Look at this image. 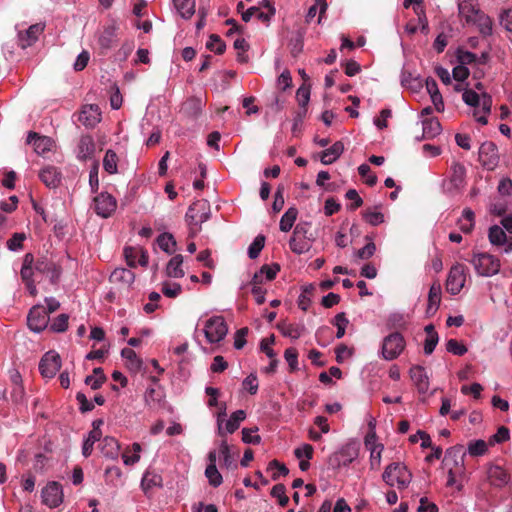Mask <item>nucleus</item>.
<instances>
[{
  "label": "nucleus",
  "instance_id": "2eb2a0df",
  "mask_svg": "<svg viewBox=\"0 0 512 512\" xmlns=\"http://www.w3.org/2000/svg\"><path fill=\"white\" fill-rule=\"evenodd\" d=\"M458 11L460 17H462L467 24H472L475 22L478 14H481L482 11L472 0H464L458 4Z\"/></svg>",
  "mask_w": 512,
  "mask_h": 512
},
{
  "label": "nucleus",
  "instance_id": "8fccbe9b",
  "mask_svg": "<svg viewBox=\"0 0 512 512\" xmlns=\"http://www.w3.org/2000/svg\"><path fill=\"white\" fill-rule=\"evenodd\" d=\"M264 245L265 236L262 234L257 235L248 248L249 258L256 259L259 256L261 250L264 248Z\"/></svg>",
  "mask_w": 512,
  "mask_h": 512
},
{
  "label": "nucleus",
  "instance_id": "bf43d9fd",
  "mask_svg": "<svg viewBox=\"0 0 512 512\" xmlns=\"http://www.w3.org/2000/svg\"><path fill=\"white\" fill-rule=\"evenodd\" d=\"M257 431L258 427L244 428L242 430L243 442L254 445L259 444L261 442V437L258 434H255Z\"/></svg>",
  "mask_w": 512,
  "mask_h": 512
},
{
  "label": "nucleus",
  "instance_id": "bb28decb",
  "mask_svg": "<svg viewBox=\"0 0 512 512\" xmlns=\"http://www.w3.org/2000/svg\"><path fill=\"white\" fill-rule=\"evenodd\" d=\"M196 0H173L177 12L184 19H190L195 13Z\"/></svg>",
  "mask_w": 512,
  "mask_h": 512
},
{
  "label": "nucleus",
  "instance_id": "0e129e2a",
  "mask_svg": "<svg viewBox=\"0 0 512 512\" xmlns=\"http://www.w3.org/2000/svg\"><path fill=\"white\" fill-rule=\"evenodd\" d=\"M446 349L448 352L458 356H462L467 352L466 346L456 339L448 340L446 344Z\"/></svg>",
  "mask_w": 512,
  "mask_h": 512
},
{
  "label": "nucleus",
  "instance_id": "473e14b6",
  "mask_svg": "<svg viewBox=\"0 0 512 512\" xmlns=\"http://www.w3.org/2000/svg\"><path fill=\"white\" fill-rule=\"evenodd\" d=\"M163 398V392L160 389H156L154 387L147 388L144 394V400L146 406L149 409H156L160 406V403Z\"/></svg>",
  "mask_w": 512,
  "mask_h": 512
},
{
  "label": "nucleus",
  "instance_id": "ea45409f",
  "mask_svg": "<svg viewBox=\"0 0 512 512\" xmlns=\"http://www.w3.org/2000/svg\"><path fill=\"white\" fill-rule=\"evenodd\" d=\"M157 244L164 252L172 254L177 243L172 234L165 232L157 237Z\"/></svg>",
  "mask_w": 512,
  "mask_h": 512
},
{
  "label": "nucleus",
  "instance_id": "b1692460",
  "mask_svg": "<svg viewBox=\"0 0 512 512\" xmlns=\"http://www.w3.org/2000/svg\"><path fill=\"white\" fill-rule=\"evenodd\" d=\"M441 302V285L434 282L428 293V307L427 313H435Z\"/></svg>",
  "mask_w": 512,
  "mask_h": 512
},
{
  "label": "nucleus",
  "instance_id": "393cba45",
  "mask_svg": "<svg viewBox=\"0 0 512 512\" xmlns=\"http://www.w3.org/2000/svg\"><path fill=\"white\" fill-rule=\"evenodd\" d=\"M423 138L432 139L440 134L441 124L437 118H427L422 122Z\"/></svg>",
  "mask_w": 512,
  "mask_h": 512
},
{
  "label": "nucleus",
  "instance_id": "de8ad7c7",
  "mask_svg": "<svg viewBox=\"0 0 512 512\" xmlns=\"http://www.w3.org/2000/svg\"><path fill=\"white\" fill-rule=\"evenodd\" d=\"M102 432L90 431L87 439L84 441L82 446V454L84 457L91 455L93 451V445L95 442L101 439Z\"/></svg>",
  "mask_w": 512,
  "mask_h": 512
},
{
  "label": "nucleus",
  "instance_id": "c9c22d12",
  "mask_svg": "<svg viewBox=\"0 0 512 512\" xmlns=\"http://www.w3.org/2000/svg\"><path fill=\"white\" fill-rule=\"evenodd\" d=\"M472 24L478 27L480 34L484 37L492 35V20L483 11L481 14H478V17Z\"/></svg>",
  "mask_w": 512,
  "mask_h": 512
},
{
  "label": "nucleus",
  "instance_id": "c03bdc74",
  "mask_svg": "<svg viewBox=\"0 0 512 512\" xmlns=\"http://www.w3.org/2000/svg\"><path fill=\"white\" fill-rule=\"evenodd\" d=\"M117 162V154L111 149L107 150L103 159L104 170L109 174L117 173Z\"/></svg>",
  "mask_w": 512,
  "mask_h": 512
},
{
  "label": "nucleus",
  "instance_id": "7ed1b4c3",
  "mask_svg": "<svg viewBox=\"0 0 512 512\" xmlns=\"http://www.w3.org/2000/svg\"><path fill=\"white\" fill-rule=\"evenodd\" d=\"M476 272L480 276L490 277L500 271V260L489 253H476L471 259Z\"/></svg>",
  "mask_w": 512,
  "mask_h": 512
},
{
  "label": "nucleus",
  "instance_id": "f8f14e48",
  "mask_svg": "<svg viewBox=\"0 0 512 512\" xmlns=\"http://www.w3.org/2000/svg\"><path fill=\"white\" fill-rule=\"evenodd\" d=\"M78 121L86 128H94L101 121L98 105H85L78 115Z\"/></svg>",
  "mask_w": 512,
  "mask_h": 512
},
{
  "label": "nucleus",
  "instance_id": "f704fd0d",
  "mask_svg": "<svg viewBox=\"0 0 512 512\" xmlns=\"http://www.w3.org/2000/svg\"><path fill=\"white\" fill-rule=\"evenodd\" d=\"M401 84L412 92H419L423 87L422 81L418 77H414L412 73L408 71L402 72Z\"/></svg>",
  "mask_w": 512,
  "mask_h": 512
},
{
  "label": "nucleus",
  "instance_id": "f03ea898",
  "mask_svg": "<svg viewBox=\"0 0 512 512\" xmlns=\"http://www.w3.org/2000/svg\"><path fill=\"white\" fill-rule=\"evenodd\" d=\"M382 479L389 486L396 484L398 489H405L411 482L412 474L403 463L393 462L385 468Z\"/></svg>",
  "mask_w": 512,
  "mask_h": 512
},
{
  "label": "nucleus",
  "instance_id": "5fc2aeb1",
  "mask_svg": "<svg viewBox=\"0 0 512 512\" xmlns=\"http://www.w3.org/2000/svg\"><path fill=\"white\" fill-rule=\"evenodd\" d=\"M115 38L116 35L113 28L105 29L99 38V44L101 48L105 50L110 49L115 42Z\"/></svg>",
  "mask_w": 512,
  "mask_h": 512
},
{
  "label": "nucleus",
  "instance_id": "c85d7f7f",
  "mask_svg": "<svg viewBox=\"0 0 512 512\" xmlns=\"http://www.w3.org/2000/svg\"><path fill=\"white\" fill-rule=\"evenodd\" d=\"M465 175H466V169L462 164H460L458 162H455L452 164L450 182L454 188L458 189L464 185Z\"/></svg>",
  "mask_w": 512,
  "mask_h": 512
},
{
  "label": "nucleus",
  "instance_id": "13d9d810",
  "mask_svg": "<svg viewBox=\"0 0 512 512\" xmlns=\"http://www.w3.org/2000/svg\"><path fill=\"white\" fill-rule=\"evenodd\" d=\"M358 173L362 178H365V183L372 187L377 183V176L371 173V168L367 164H361L358 167Z\"/></svg>",
  "mask_w": 512,
  "mask_h": 512
},
{
  "label": "nucleus",
  "instance_id": "69168bd1",
  "mask_svg": "<svg viewBox=\"0 0 512 512\" xmlns=\"http://www.w3.org/2000/svg\"><path fill=\"white\" fill-rule=\"evenodd\" d=\"M510 437L509 429L505 426H501L498 428L497 432L492 435L489 439V444L494 445L496 443H503L507 441Z\"/></svg>",
  "mask_w": 512,
  "mask_h": 512
},
{
  "label": "nucleus",
  "instance_id": "7c9ffc66",
  "mask_svg": "<svg viewBox=\"0 0 512 512\" xmlns=\"http://www.w3.org/2000/svg\"><path fill=\"white\" fill-rule=\"evenodd\" d=\"M34 256L32 253L25 254L23 258V264L20 271L21 279L24 283L34 281L33 280V274H34Z\"/></svg>",
  "mask_w": 512,
  "mask_h": 512
},
{
  "label": "nucleus",
  "instance_id": "20e7f679",
  "mask_svg": "<svg viewBox=\"0 0 512 512\" xmlns=\"http://www.w3.org/2000/svg\"><path fill=\"white\" fill-rule=\"evenodd\" d=\"M406 342L404 337L399 332H393L386 336L382 342V357L385 360L396 359L404 350Z\"/></svg>",
  "mask_w": 512,
  "mask_h": 512
},
{
  "label": "nucleus",
  "instance_id": "37998d69",
  "mask_svg": "<svg viewBox=\"0 0 512 512\" xmlns=\"http://www.w3.org/2000/svg\"><path fill=\"white\" fill-rule=\"evenodd\" d=\"M246 418L244 410H237L233 412L230 419L226 422V431L228 433H234L240 426V423Z\"/></svg>",
  "mask_w": 512,
  "mask_h": 512
},
{
  "label": "nucleus",
  "instance_id": "ddd939ff",
  "mask_svg": "<svg viewBox=\"0 0 512 512\" xmlns=\"http://www.w3.org/2000/svg\"><path fill=\"white\" fill-rule=\"evenodd\" d=\"M488 238L492 245L504 246L505 253L512 251V238H508L505 231L500 226H491L489 228Z\"/></svg>",
  "mask_w": 512,
  "mask_h": 512
},
{
  "label": "nucleus",
  "instance_id": "6e6552de",
  "mask_svg": "<svg viewBox=\"0 0 512 512\" xmlns=\"http://www.w3.org/2000/svg\"><path fill=\"white\" fill-rule=\"evenodd\" d=\"M465 281V266L462 264H456L452 266L449 271L446 280V289L451 295H456L464 287Z\"/></svg>",
  "mask_w": 512,
  "mask_h": 512
},
{
  "label": "nucleus",
  "instance_id": "a211bd4d",
  "mask_svg": "<svg viewBox=\"0 0 512 512\" xmlns=\"http://www.w3.org/2000/svg\"><path fill=\"white\" fill-rule=\"evenodd\" d=\"M39 178L48 188H56L61 182V174L54 166H46L41 169Z\"/></svg>",
  "mask_w": 512,
  "mask_h": 512
},
{
  "label": "nucleus",
  "instance_id": "09e8293b",
  "mask_svg": "<svg viewBox=\"0 0 512 512\" xmlns=\"http://www.w3.org/2000/svg\"><path fill=\"white\" fill-rule=\"evenodd\" d=\"M278 329L285 337H290L291 339H298L304 330L303 326L295 325V324H287V325H278Z\"/></svg>",
  "mask_w": 512,
  "mask_h": 512
},
{
  "label": "nucleus",
  "instance_id": "58836bf2",
  "mask_svg": "<svg viewBox=\"0 0 512 512\" xmlns=\"http://www.w3.org/2000/svg\"><path fill=\"white\" fill-rule=\"evenodd\" d=\"M163 479L161 475L147 471L141 481V487L146 492L153 487H162Z\"/></svg>",
  "mask_w": 512,
  "mask_h": 512
},
{
  "label": "nucleus",
  "instance_id": "4468645a",
  "mask_svg": "<svg viewBox=\"0 0 512 512\" xmlns=\"http://www.w3.org/2000/svg\"><path fill=\"white\" fill-rule=\"evenodd\" d=\"M27 143L33 145L34 151L43 155L51 150L52 140L47 136H40L36 132H29L27 136Z\"/></svg>",
  "mask_w": 512,
  "mask_h": 512
},
{
  "label": "nucleus",
  "instance_id": "6ab92c4d",
  "mask_svg": "<svg viewBox=\"0 0 512 512\" xmlns=\"http://www.w3.org/2000/svg\"><path fill=\"white\" fill-rule=\"evenodd\" d=\"M77 156L81 160L91 158L95 152V142L91 135H82L77 145Z\"/></svg>",
  "mask_w": 512,
  "mask_h": 512
},
{
  "label": "nucleus",
  "instance_id": "4d7b16f0",
  "mask_svg": "<svg viewBox=\"0 0 512 512\" xmlns=\"http://www.w3.org/2000/svg\"><path fill=\"white\" fill-rule=\"evenodd\" d=\"M468 452L471 456H482L487 452V443L484 440L471 441Z\"/></svg>",
  "mask_w": 512,
  "mask_h": 512
},
{
  "label": "nucleus",
  "instance_id": "f3484780",
  "mask_svg": "<svg viewBox=\"0 0 512 512\" xmlns=\"http://www.w3.org/2000/svg\"><path fill=\"white\" fill-rule=\"evenodd\" d=\"M410 377L419 393H426L429 389V380L422 366H413L410 369Z\"/></svg>",
  "mask_w": 512,
  "mask_h": 512
},
{
  "label": "nucleus",
  "instance_id": "423d86ee",
  "mask_svg": "<svg viewBox=\"0 0 512 512\" xmlns=\"http://www.w3.org/2000/svg\"><path fill=\"white\" fill-rule=\"evenodd\" d=\"M117 208V200L107 192H101L93 199V209L95 213L102 217H110Z\"/></svg>",
  "mask_w": 512,
  "mask_h": 512
},
{
  "label": "nucleus",
  "instance_id": "9b49d317",
  "mask_svg": "<svg viewBox=\"0 0 512 512\" xmlns=\"http://www.w3.org/2000/svg\"><path fill=\"white\" fill-rule=\"evenodd\" d=\"M63 501L62 487L58 482L48 483L42 490V502L51 507L59 506Z\"/></svg>",
  "mask_w": 512,
  "mask_h": 512
},
{
  "label": "nucleus",
  "instance_id": "72a5a7b5",
  "mask_svg": "<svg viewBox=\"0 0 512 512\" xmlns=\"http://www.w3.org/2000/svg\"><path fill=\"white\" fill-rule=\"evenodd\" d=\"M123 358L127 360V367L133 371L138 372L142 367V360L137 356L136 352L131 348H124L121 351Z\"/></svg>",
  "mask_w": 512,
  "mask_h": 512
},
{
  "label": "nucleus",
  "instance_id": "680f3d73",
  "mask_svg": "<svg viewBox=\"0 0 512 512\" xmlns=\"http://www.w3.org/2000/svg\"><path fill=\"white\" fill-rule=\"evenodd\" d=\"M69 316L67 314L58 315L50 325V329L54 332H64L68 328Z\"/></svg>",
  "mask_w": 512,
  "mask_h": 512
},
{
  "label": "nucleus",
  "instance_id": "e2e57ef3",
  "mask_svg": "<svg viewBox=\"0 0 512 512\" xmlns=\"http://www.w3.org/2000/svg\"><path fill=\"white\" fill-rule=\"evenodd\" d=\"M34 262V269L38 273L46 274V272H49V270H53L54 261L47 257H40Z\"/></svg>",
  "mask_w": 512,
  "mask_h": 512
},
{
  "label": "nucleus",
  "instance_id": "5701e85b",
  "mask_svg": "<svg viewBox=\"0 0 512 512\" xmlns=\"http://www.w3.org/2000/svg\"><path fill=\"white\" fill-rule=\"evenodd\" d=\"M203 109V103L202 100L198 97H191L187 99L182 104V112L190 117V118H197L201 113Z\"/></svg>",
  "mask_w": 512,
  "mask_h": 512
},
{
  "label": "nucleus",
  "instance_id": "338daca9",
  "mask_svg": "<svg viewBox=\"0 0 512 512\" xmlns=\"http://www.w3.org/2000/svg\"><path fill=\"white\" fill-rule=\"evenodd\" d=\"M275 342V336L274 334L270 335L269 337L263 338L260 342V350L267 355L269 358L276 357L275 351L271 348V345H273Z\"/></svg>",
  "mask_w": 512,
  "mask_h": 512
},
{
  "label": "nucleus",
  "instance_id": "6e6d98bb",
  "mask_svg": "<svg viewBox=\"0 0 512 512\" xmlns=\"http://www.w3.org/2000/svg\"><path fill=\"white\" fill-rule=\"evenodd\" d=\"M304 42L303 35L297 32L289 42V48L291 55L296 58L303 50Z\"/></svg>",
  "mask_w": 512,
  "mask_h": 512
},
{
  "label": "nucleus",
  "instance_id": "79ce46f5",
  "mask_svg": "<svg viewBox=\"0 0 512 512\" xmlns=\"http://www.w3.org/2000/svg\"><path fill=\"white\" fill-rule=\"evenodd\" d=\"M43 29L44 27L41 24L31 25L25 32L26 38L21 35L22 47L31 46Z\"/></svg>",
  "mask_w": 512,
  "mask_h": 512
},
{
  "label": "nucleus",
  "instance_id": "a19ab883",
  "mask_svg": "<svg viewBox=\"0 0 512 512\" xmlns=\"http://www.w3.org/2000/svg\"><path fill=\"white\" fill-rule=\"evenodd\" d=\"M465 455L464 446L460 444L455 445L446 450L443 463L445 466H450L451 459H456L459 462L460 460H464Z\"/></svg>",
  "mask_w": 512,
  "mask_h": 512
},
{
  "label": "nucleus",
  "instance_id": "864d4df0",
  "mask_svg": "<svg viewBox=\"0 0 512 512\" xmlns=\"http://www.w3.org/2000/svg\"><path fill=\"white\" fill-rule=\"evenodd\" d=\"M271 496L278 499V504L281 507H286L289 503V498L286 495V488L284 484H276L271 489Z\"/></svg>",
  "mask_w": 512,
  "mask_h": 512
},
{
  "label": "nucleus",
  "instance_id": "1a4fd4ad",
  "mask_svg": "<svg viewBox=\"0 0 512 512\" xmlns=\"http://www.w3.org/2000/svg\"><path fill=\"white\" fill-rule=\"evenodd\" d=\"M49 323V315L44 306H33L27 317L28 327L34 332L43 331Z\"/></svg>",
  "mask_w": 512,
  "mask_h": 512
},
{
  "label": "nucleus",
  "instance_id": "aec40b11",
  "mask_svg": "<svg viewBox=\"0 0 512 512\" xmlns=\"http://www.w3.org/2000/svg\"><path fill=\"white\" fill-rule=\"evenodd\" d=\"M135 280V274L126 268H116L111 273L109 281L113 284H122L129 287Z\"/></svg>",
  "mask_w": 512,
  "mask_h": 512
},
{
  "label": "nucleus",
  "instance_id": "dca6fc26",
  "mask_svg": "<svg viewBox=\"0 0 512 512\" xmlns=\"http://www.w3.org/2000/svg\"><path fill=\"white\" fill-rule=\"evenodd\" d=\"M488 479L491 483V485L502 488L505 485H507L510 481V475L507 473V471L498 465H492L488 469Z\"/></svg>",
  "mask_w": 512,
  "mask_h": 512
},
{
  "label": "nucleus",
  "instance_id": "0eeeda50",
  "mask_svg": "<svg viewBox=\"0 0 512 512\" xmlns=\"http://www.w3.org/2000/svg\"><path fill=\"white\" fill-rule=\"evenodd\" d=\"M479 162L487 170H494L499 162L498 148L494 142L486 141L479 148Z\"/></svg>",
  "mask_w": 512,
  "mask_h": 512
},
{
  "label": "nucleus",
  "instance_id": "774afa93",
  "mask_svg": "<svg viewBox=\"0 0 512 512\" xmlns=\"http://www.w3.org/2000/svg\"><path fill=\"white\" fill-rule=\"evenodd\" d=\"M362 215L364 220L373 226H377L384 221V215L381 212L367 210Z\"/></svg>",
  "mask_w": 512,
  "mask_h": 512
},
{
  "label": "nucleus",
  "instance_id": "4be33fe9",
  "mask_svg": "<svg viewBox=\"0 0 512 512\" xmlns=\"http://www.w3.org/2000/svg\"><path fill=\"white\" fill-rule=\"evenodd\" d=\"M466 480V469L464 464H459L457 467H450L448 470L447 486L456 485L460 490L463 482Z\"/></svg>",
  "mask_w": 512,
  "mask_h": 512
},
{
  "label": "nucleus",
  "instance_id": "9d476101",
  "mask_svg": "<svg viewBox=\"0 0 512 512\" xmlns=\"http://www.w3.org/2000/svg\"><path fill=\"white\" fill-rule=\"evenodd\" d=\"M60 368V356L54 351L45 353L39 363L40 373L45 378H53Z\"/></svg>",
  "mask_w": 512,
  "mask_h": 512
},
{
  "label": "nucleus",
  "instance_id": "3c124183",
  "mask_svg": "<svg viewBox=\"0 0 512 512\" xmlns=\"http://www.w3.org/2000/svg\"><path fill=\"white\" fill-rule=\"evenodd\" d=\"M220 453L223 456V464L228 469H236L237 464L230 453V447L226 440H223L220 444Z\"/></svg>",
  "mask_w": 512,
  "mask_h": 512
},
{
  "label": "nucleus",
  "instance_id": "e433bc0d",
  "mask_svg": "<svg viewBox=\"0 0 512 512\" xmlns=\"http://www.w3.org/2000/svg\"><path fill=\"white\" fill-rule=\"evenodd\" d=\"M298 215L295 207H290L281 217L279 228L282 232H288L293 227Z\"/></svg>",
  "mask_w": 512,
  "mask_h": 512
},
{
  "label": "nucleus",
  "instance_id": "a18cd8bd",
  "mask_svg": "<svg viewBox=\"0 0 512 512\" xmlns=\"http://www.w3.org/2000/svg\"><path fill=\"white\" fill-rule=\"evenodd\" d=\"M205 476L207 477L209 484L213 487H218L223 482L222 475L214 464L207 465L205 469Z\"/></svg>",
  "mask_w": 512,
  "mask_h": 512
},
{
  "label": "nucleus",
  "instance_id": "49530a36",
  "mask_svg": "<svg viewBox=\"0 0 512 512\" xmlns=\"http://www.w3.org/2000/svg\"><path fill=\"white\" fill-rule=\"evenodd\" d=\"M206 48L215 54L221 55L225 52L226 44L217 34H211L206 43Z\"/></svg>",
  "mask_w": 512,
  "mask_h": 512
},
{
  "label": "nucleus",
  "instance_id": "39448f33",
  "mask_svg": "<svg viewBox=\"0 0 512 512\" xmlns=\"http://www.w3.org/2000/svg\"><path fill=\"white\" fill-rule=\"evenodd\" d=\"M228 332V326L222 316H213L205 323L204 333L209 343H219Z\"/></svg>",
  "mask_w": 512,
  "mask_h": 512
},
{
  "label": "nucleus",
  "instance_id": "2f4dec72",
  "mask_svg": "<svg viewBox=\"0 0 512 512\" xmlns=\"http://www.w3.org/2000/svg\"><path fill=\"white\" fill-rule=\"evenodd\" d=\"M119 449V443L114 437L106 436L101 442V451L106 457L116 458Z\"/></svg>",
  "mask_w": 512,
  "mask_h": 512
},
{
  "label": "nucleus",
  "instance_id": "603ef678",
  "mask_svg": "<svg viewBox=\"0 0 512 512\" xmlns=\"http://www.w3.org/2000/svg\"><path fill=\"white\" fill-rule=\"evenodd\" d=\"M332 329L329 326H321L315 333V338L320 346H326L330 343L332 338Z\"/></svg>",
  "mask_w": 512,
  "mask_h": 512
},
{
  "label": "nucleus",
  "instance_id": "052dcab7",
  "mask_svg": "<svg viewBox=\"0 0 512 512\" xmlns=\"http://www.w3.org/2000/svg\"><path fill=\"white\" fill-rule=\"evenodd\" d=\"M285 360L287 361L290 371L294 372L298 369V351L294 347L287 348L284 352Z\"/></svg>",
  "mask_w": 512,
  "mask_h": 512
},
{
  "label": "nucleus",
  "instance_id": "a878e982",
  "mask_svg": "<svg viewBox=\"0 0 512 512\" xmlns=\"http://www.w3.org/2000/svg\"><path fill=\"white\" fill-rule=\"evenodd\" d=\"M183 256L181 254L172 257L166 267V273L172 278H182L185 273L182 269Z\"/></svg>",
  "mask_w": 512,
  "mask_h": 512
},
{
  "label": "nucleus",
  "instance_id": "4c0bfd02",
  "mask_svg": "<svg viewBox=\"0 0 512 512\" xmlns=\"http://www.w3.org/2000/svg\"><path fill=\"white\" fill-rule=\"evenodd\" d=\"M309 241L310 240H307L303 237L292 235L289 240V247L293 253L301 255L310 250L311 245L309 244Z\"/></svg>",
  "mask_w": 512,
  "mask_h": 512
},
{
  "label": "nucleus",
  "instance_id": "c756f323",
  "mask_svg": "<svg viewBox=\"0 0 512 512\" xmlns=\"http://www.w3.org/2000/svg\"><path fill=\"white\" fill-rule=\"evenodd\" d=\"M424 330L427 335L424 342V352L426 355H430L438 344L439 336L432 324L427 325Z\"/></svg>",
  "mask_w": 512,
  "mask_h": 512
},
{
  "label": "nucleus",
  "instance_id": "412c9836",
  "mask_svg": "<svg viewBox=\"0 0 512 512\" xmlns=\"http://www.w3.org/2000/svg\"><path fill=\"white\" fill-rule=\"evenodd\" d=\"M343 151V143L341 141H337L330 148H327L321 152L320 161L324 165L332 164L341 156Z\"/></svg>",
  "mask_w": 512,
  "mask_h": 512
},
{
  "label": "nucleus",
  "instance_id": "cd10ccee",
  "mask_svg": "<svg viewBox=\"0 0 512 512\" xmlns=\"http://www.w3.org/2000/svg\"><path fill=\"white\" fill-rule=\"evenodd\" d=\"M475 225V214L470 208H465L462 212V218L458 220L459 229L469 234L473 231Z\"/></svg>",
  "mask_w": 512,
  "mask_h": 512
},
{
  "label": "nucleus",
  "instance_id": "f257e3e1",
  "mask_svg": "<svg viewBox=\"0 0 512 512\" xmlns=\"http://www.w3.org/2000/svg\"><path fill=\"white\" fill-rule=\"evenodd\" d=\"M210 218V205L205 200L193 202L185 215V220L190 226L191 236L200 231V225Z\"/></svg>",
  "mask_w": 512,
  "mask_h": 512
}]
</instances>
